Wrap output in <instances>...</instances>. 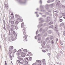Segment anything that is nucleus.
I'll return each instance as SVG.
<instances>
[{"label":"nucleus","instance_id":"nucleus-64","mask_svg":"<svg viewBox=\"0 0 65 65\" xmlns=\"http://www.w3.org/2000/svg\"><path fill=\"white\" fill-rule=\"evenodd\" d=\"M5 64L6 65H7V63H6V61H5Z\"/></svg>","mask_w":65,"mask_h":65},{"label":"nucleus","instance_id":"nucleus-13","mask_svg":"<svg viewBox=\"0 0 65 65\" xmlns=\"http://www.w3.org/2000/svg\"><path fill=\"white\" fill-rule=\"evenodd\" d=\"M54 22L53 21H51L48 24L50 25H52V24H53Z\"/></svg>","mask_w":65,"mask_h":65},{"label":"nucleus","instance_id":"nucleus-36","mask_svg":"<svg viewBox=\"0 0 65 65\" xmlns=\"http://www.w3.org/2000/svg\"><path fill=\"white\" fill-rule=\"evenodd\" d=\"M25 62L26 64H28V62L26 60L25 61Z\"/></svg>","mask_w":65,"mask_h":65},{"label":"nucleus","instance_id":"nucleus-39","mask_svg":"<svg viewBox=\"0 0 65 65\" xmlns=\"http://www.w3.org/2000/svg\"><path fill=\"white\" fill-rule=\"evenodd\" d=\"M59 21L60 22H62L63 21V19H60L59 20Z\"/></svg>","mask_w":65,"mask_h":65},{"label":"nucleus","instance_id":"nucleus-24","mask_svg":"<svg viewBox=\"0 0 65 65\" xmlns=\"http://www.w3.org/2000/svg\"><path fill=\"white\" fill-rule=\"evenodd\" d=\"M23 52H25V53H26V52H27V49H25L23 50Z\"/></svg>","mask_w":65,"mask_h":65},{"label":"nucleus","instance_id":"nucleus-58","mask_svg":"<svg viewBox=\"0 0 65 65\" xmlns=\"http://www.w3.org/2000/svg\"><path fill=\"white\" fill-rule=\"evenodd\" d=\"M51 2H53L55 1V0H51Z\"/></svg>","mask_w":65,"mask_h":65},{"label":"nucleus","instance_id":"nucleus-8","mask_svg":"<svg viewBox=\"0 0 65 65\" xmlns=\"http://www.w3.org/2000/svg\"><path fill=\"white\" fill-rule=\"evenodd\" d=\"M40 8L41 10H43L44 9V8L43 7V6L41 5L40 7Z\"/></svg>","mask_w":65,"mask_h":65},{"label":"nucleus","instance_id":"nucleus-34","mask_svg":"<svg viewBox=\"0 0 65 65\" xmlns=\"http://www.w3.org/2000/svg\"><path fill=\"white\" fill-rule=\"evenodd\" d=\"M15 28L16 30H17L19 28V27H18V26H16L15 27Z\"/></svg>","mask_w":65,"mask_h":65},{"label":"nucleus","instance_id":"nucleus-21","mask_svg":"<svg viewBox=\"0 0 65 65\" xmlns=\"http://www.w3.org/2000/svg\"><path fill=\"white\" fill-rule=\"evenodd\" d=\"M61 7H62L63 8H64V9L65 8V6H64V5H61Z\"/></svg>","mask_w":65,"mask_h":65},{"label":"nucleus","instance_id":"nucleus-51","mask_svg":"<svg viewBox=\"0 0 65 65\" xmlns=\"http://www.w3.org/2000/svg\"><path fill=\"white\" fill-rule=\"evenodd\" d=\"M15 17H16V18H18L19 17V15H15Z\"/></svg>","mask_w":65,"mask_h":65},{"label":"nucleus","instance_id":"nucleus-37","mask_svg":"<svg viewBox=\"0 0 65 65\" xmlns=\"http://www.w3.org/2000/svg\"><path fill=\"white\" fill-rule=\"evenodd\" d=\"M43 45H45V42L44 41L43 42Z\"/></svg>","mask_w":65,"mask_h":65},{"label":"nucleus","instance_id":"nucleus-27","mask_svg":"<svg viewBox=\"0 0 65 65\" xmlns=\"http://www.w3.org/2000/svg\"><path fill=\"white\" fill-rule=\"evenodd\" d=\"M23 21V19H20V20H19V22H22Z\"/></svg>","mask_w":65,"mask_h":65},{"label":"nucleus","instance_id":"nucleus-23","mask_svg":"<svg viewBox=\"0 0 65 65\" xmlns=\"http://www.w3.org/2000/svg\"><path fill=\"white\" fill-rule=\"evenodd\" d=\"M60 1H58L57 2V4H56L57 5L59 6V3H60Z\"/></svg>","mask_w":65,"mask_h":65},{"label":"nucleus","instance_id":"nucleus-20","mask_svg":"<svg viewBox=\"0 0 65 65\" xmlns=\"http://www.w3.org/2000/svg\"><path fill=\"white\" fill-rule=\"evenodd\" d=\"M42 17H43V18H46V15H42Z\"/></svg>","mask_w":65,"mask_h":65},{"label":"nucleus","instance_id":"nucleus-59","mask_svg":"<svg viewBox=\"0 0 65 65\" xmlns=\"http://www.w3.org/2000/svg\"><path fill=\"white\" fill-rule=\"evenodd\" d=\"M3 22L4 24V25H5V20H3Z\"/></svg>","mask_w":65,"mask_h":65},{"label":"nucleus","instance_id":"nucleus-31","mask_svg":"<svg viewBox=\"0 0 65 65\" xmlns=\"http://www.w3.org/2000/svg\"><path fill=\"white\" fill-rule=\"evenodd\" d=\"M32 59V57H29V61H31Z\"/></svg>","mask_w":65,"mask_h":65},{"label":"nucleus","instance_id":"nucleus-47","mask_svg":"<svg viewBox=\"0 0 65 65\" xmlns=\"http://www.w3.org/2000/svg\"><path fill=\"white\" fill-rule=\"evenodd\" d=\"M18 52L19 53H21V52H22V51L21 50V49H20L18 51Z\"/></svg>","mask_w":65,"mask_h":65},{"label":"nucleus","instance_id":"nucleus-56","mask_svg":"<svg viewBox=\"0 0 65 65\" xmlns=\"http://www.w3.org/2000/svg\"><path fill=\"white\" fill-rule=\"evenodd\" d=\"M42 52H43V53H45L46 51H45L44 50H42Z\"/></svg>","mask_w":65,"mask_h":65},{"label":"nucleus","instance_id":"nucleus-63","mask_svg":"<svg viewBox=\"0 0 65 65\" xmlns=\"http://www.w3.org/2000/svg\"><path fill=\"white\" fill-rule=\"evenodd\" d=\"M63 35H64V36H65V31L63 32Z\"/></svg>","mask_w":65,"mask_h":65},{"label":"nucleus","instance_id":"nucleus-2","mask_svg":"<svg viewBox=\"0 0 65 65\" xmlns=\"http://www.w3.org/2000/svg\"><path fill=\"white\" fill-rule=\"evenodd\" d=\"M18 59L20 60V61H22L23 59V58L21 56H18L17 57Z\"/></svg>","mask_w":65,"mask_h":65},{"label":"nucleus","instance_id":"nucleus-10","mask_svg":"<svg viewBox=\"0 0 65 65\" xmlns=\"http://www.w3.org/2000/svg\"><path fill=\"white\" fill-rule=\"evenodd\" d=\"M58 29V27H57V26H55V27L54 30L55 31H57Z\"/></svg>","mask_w":65,"mask_h":65},{"label":"nucleus","instance_id":"nucleus-50","mask_svg":"<svg viewBox=\"0 0 65 65\" xmlns=\"http://www.w3.org/2000/svg\"><path fill=\"white\" fill-rule=\"evenodd\" d=\"M51 43L52 44H54V42L53 41V40H52L51 41Z\"/></svg>","mask_w":65,"mask_h":65},{"label":"nucleus","instance_id":"nucleus-11","mask_svg":"<svg viewBox=\"0 0 65 65\" xmlns=\"http://www.w3.org/2000/svg\"><path fill=\"white\" fill-rule=\"evenodd\" d=\"M54 13H55V12H56V13H58V11L57 10H53Z\"/></svg>","mask_w":65,"mask_h":65},{"label":"nucleus","instance_id":"nucleus-25","mask_svg":"<svg viewBox=\"0 0 65 65\" xmlns=\"http://www.w3.org/2000/svg\"><path fill=\"white\" fill-rule=\"evenodd\" d=\"M47 3H52V2L51 1V0H49L48 1H47Z\"/></svg>","mask_w":65,"mask_h":65},{"label":"nucleus","instance_id":"nucleus-22","mask_svg":"<svg viewBox=\"0 0 65 65\" xmlns=\"http://www.w3.org/2000/svg\"><path fill=\"white\" fill-rule=\"evenodd\" d=\"M20 53H17V56H20Z\"/></svg>","mask_w":65,"mask_h":65},{"label":"nucleus","instance_id":"nucleus-57","mask_svg":"<svg viewBox=\"0 0 65 65\" xmlns=\"http://www.w3.org/2000/svg\"><path fill=\"white\" fill-rule=\"evenodd\" d=\"M20 20V18H18L17 19V21H19Z\"/></svg>","mask_w":65,"mask_h":65},{"label":"nucleus","instance_id":"nucleus-14","mask_svg":"<svg viewBox=\"0 0 65 65\" xmlns=\"http://www.w3.org/2000/svg\"><path fill=\"white\" fill-rule=\"evenodd\" d=\"M53 38H54V37L53 36H51L50 37V40H52V39H53Z\"/></svg>","mask_w":65,"mask_h":65},{"label":"nucleus","instance_id":"nucleus-17","mask_svg":"<svg viewBox=\"0 0 65 65\" xmlns=\"http://www.w3.org/2000/svg\"><path fill=\"white\" fill-rule=\"evenodd\" d=\"M27 36L26 35L24 36V37H23V38H24V40H25L27 39Z\"/></svg>","mask_w":65,"mask_h":65},{"label":"nucleus","instance_id":"nucleus-55","mask_svg":"<svg viewBox=\"0 0 65 65\" xmlns=\"http://www.w3.org/2000/svg\"><path fill=\"white\" fill-rule=\"evenodd\" d=\"M47 11L49 12H50V13L52 12V11L51 10H48Z\"/></svg>","mask_w":65,"mask_h":65},{"label":"nucleus","instance_id":"nucleus-15","mask_svg":"<svg viewBox=\"0 0 65 65\" xmlns=\"http://www.w3.org/2000/svg\"><path fill=\"white\" fill-rule=\"evenodd\" d=\"M40 36V34H38V36H36L35 37V39H37V38H36V37L37 36L39 37V36Z\"/></svg>","mask_w":65,"mask_h":65},{"label":"nucleus","instance_id":"nucleus-29","mask_svg":"<svg viewBox=\"0 0 65 65\" xmlns=\"http://www.w3.org/2000/svg\"><path fill=\"white\" fill-rule=\"evenodd\" d=\"M15 24L16 25L18 24H19V21H16L15 22Z\"/></svg>","mask_w":65,"mask_h":65},{"label":"nucleus","instance_id":"nucleus-48","mask_svg":"<svg viewBox=\"0 0 65 65\" xmlns=\"http://www.w3.org/2000/svg\"><path fill=\"white\" fill-rule=\"evenodd\" d=\"M47 48H49V47L50 48H51V47H50V46L48 45H47Z\"/></svg>","mask_w":65,"mask_h":65},{"label":"nucleus","instance_id":"nucleus-62","mask_svg":"<svg viewBox=\"0 0 65 65\" xmlns=\"http://www.w3.org/2000/svg\"><path fill=\"white\" fill-rule=\"evenodd\" d=\"M14 18V16H13L11 17V18H12V19H13Z\"/></svg>","mask_w":65,"mask_h":65},{"label":"nucleus","instance_id":"nucleus-16","mask_svg":"<svg viewBox=\"0 0 65 65\" xmlns=\"http://www.w3.org/2000/svg\"><path fill=\"white\" fill-rule=\"evenodd\" d=\"M47 32L49 34H51L52 33V31L51 30H49L47 31Z\"/></svg>","mask_w":65,"mask_h":65},{"label":"nucleus","instance_id":"nucleus-43","mask_svg":"<svg viewBox=\"0 0 65 65\" xmlns=\"http://www.w3.org/2000/svg\"><path fill=\"white\" fill-rule=\"evenodd\" d=\"M17 52V50H16V49H14V53H15Z\"/></svg>","mask_w":65,"mask_h":65},{"label":"nucleus","instance_id":"nucleus-53","mask_svg":"<svg viewBox=\"0 0 65 65\" xmlns=\"http://www.w3.org/2000/svg\"><path fill=\"white\" fill-rule=\"evenodd\" d=\"M17 62H18L19 64L20 63V60H18Z\"/></svg>","mask_w":65,"mask_h":65},{"label":"nucleus","instance_id":"nucleus-35","mask_svg":"<svg viewBox=\"0 0 65 65\" xmlns=\"http://www.w3.org/2000/svg\"><path fill=\"white\" fill-rule=\"evenodd\" d=\"M10 30L11 32H12V31H13V29L12 28H11L10 29Z\"/></svg>","mask_w":65,"mask_h":65},{"label":"nucleus","instance_id":"nucleus-5","mask_svg":"<svg viewBox=\"0 0 65 65\" xmlns=\"http://www.w3.org/2000/svg\"><path fill=\"white\" fill-rule=\"evenodd\" d=\"M39 60H37L36 61V62L35 63H33L32 65H38V64L39 63Z\"/></svg>","mask_w":65,"mask_h":65},{"label":"nucleus","instance_id":"nucleus-61","mask_svg":"<svg viewBox=\"0 0 65 65\" xmlns=\"http://www.w3.org/2000/svg\"><path fill=\"white\" fill-rule=\"evenodd\" d=\"M28 54H30V55H31V53L30 52H28Z\"/></svg>","mask_w":65,"mask_h":65},{"label":"nucleus","instance_id":"nucleus-38","mask_svg":"<svg viewBox=\"0 0 65 65\" xmlns=\"http://www.w3.org/2000/svg\"><path fill=\"white\" fill-rule=\"evenodd\" d=\"M38 30H37L36 31V35H37V34H38Z\"/></svg>","mask_w":65,"mask_h":65},{"label":"nucleus","instance_id":"nucleus-46","mask_svg":"<svg viewBox=\"0 0 65 65\" xmlns=\"http://www.w3.org/2000/svg\"><path fill=\"white\" fill-rule=\"evenodd\" d=\"M38 39V40H41V38L40 37H39Z\"/></svg>","mask_w":65,"mask_h":65},{"label":"nucleus","instance_id":"nucleus-52","mask_svg":"<svg viewBox=\"0 0 65 65\" xmlns=\"http://www.w3.org/2000/svg\"><path fill=\"white\" fill-rule=\"evenodd\" d=\"M20 63L21 64H22V65H23V64H24V62H20Z\"/></svg>","mask_w":65,"mask_h":65},{"label":"nucleus","instance_id":"nucleus-41","mask_svg":"<svg viewBox=\"0 0 65 65\" xmlns=\"http://www.w3.org/2000/svg\"><path fill=\"white\" fill-rule=\"evenodd\" d=\"M14 24V21H12L11 22V24L12 25H13Z\"/></svg>","mask_w":65,"mask_h":65},{"label":"nucleus","instance_id":"nucleus-49","mask_svg":"<svg viewBox=\"0 0 65 65\" xmlns=\"http://www.w3.org/2000/svg\"><path fill=\"white\" fill-rule=\"evenodd\" d=\"M10 58L11 60H12V56L11 55H10Z\"/></svg>","mask_w":65,"mask_h":65},{"label":"nucleus","instance_id":"nucleus-28","mask_svg":"<svg viewBox=\"0 0 65 65\" xmlns=\"http://www.w3.org/2000/svg\"><path fill=\"white\" fill-rule=\"evenodd\" d=\"M21 57H23V58H24V57H26V55L23 54L21 55Z\"/></svg>","mask_w":65,"mask_h":65},{"label":"nucleus","instance_id":"nucleus-6","mask_svg":"<svg viewBox=\"0 0 65 65\" xmlns=\"http://www.w3.org/2000/svg\"><path fill=\"white\" fill-rule=\"evenodd\" d=\"M39 21H41V22H40L39 23V24L40 23H42V22H44V20H43V19L42 18H40L39 20Z\"/></svg>","mask_w":65,"mask_h":65},{"label":"nucleus","instance_id":"nucleus-44","mask_svg":"<svg viewBox=\"0 0 65 65\" xmlns=\"http://www.w3.org/2000/svg\"><path fill=\"white\" fill-rule=\"evenodd\" d=\"M40 32H41V31H42V28H41L40 29Z\"/></svg>","mask_w":65,"mask_h":65},{"label":"nucleus","instance_id":"nucleus-54","mask_svg":"<svg viewBox=\"0 0 65 65\" xmlns=\"http://www.w3.org/2000/svg\"><path fill=\"white\" fill-rule=\"evenodd\" d=\"M57 59H59V55H58L56 57Z\"/></svg>","mask_w":65,"mask_h":65},{"label":"nucleus","instance_id":"nucleus-18","mask_svg":"<svg viewBox=\"0 0 65 65\" xmlns=\"http://www.w3.org/2000/svg\"><path fill=\"white\" fill-rule=\"evenodd\" d=\"M50 39V38L49 37H47V38L45 40L46 41V42L47 40H48Z\"/></svg>","mask_w":65,"mask_h":65},{"label":"nucleus","instance_id":"nucleus-42","mask_svg":"<svg viewBox=\"0 0 65 65\" xmlns=\"http://www.w3.org/2000/svg\"><path fill=\"white\" fill-rule=\"evenodd\" d=\"M39 3L41 4H42V0H40L39 2Z\"/></svg>","mask_w":65,"mask_h":65},{"label":"nucleus","instance_id":"nucleus-12","mask_svg":"<svg viewBox=\"0 0 65 65\" xmlns=\"http://www.w3.org/2000/svg\"><path fill=\"white\" fill-rule=\"evenodd\" d=\"M43 26V24H41V25H38V28H40L41 27V26Z\"/></svg>","mask_w":65,"mask_h":65},{"label":"nucleus","instance_id":"nucleus-4","mask_svg":"<svg viewBox=\"0 0 65 65\" xmlns=\"http://www.w3.org/2000/svg\"><path fill=\"white\" fill-rule=\"evenodd\" d=\"M16 0L18 1L19 0ZM18 2L19 3H21V4H25V3H26V2H23L22 0H19V1Z\"/></svg>","mask_w":65,"mask_h":65},{"label":"nucleus","instance_id":"nucleus-26","mask_svg":"<svg viewBox=\"0 0 65 65\" xmlns=\"http://www.w3.org/2000/svg\"><path fill=\"white\" fill-rule=\"evenodd\" d=\"M4 5H5V6L7 8V7H8V5H7V4H5V3H4Z\"/></svg>","mask_w":65,"mask_h":65},{"label":"nucleus","instance_id":"nucleus-33","mask_svg":"<svg viewBox=\"0 0 65 65\" xmlns=\"http://www.w3.org/2000/svg\"><path fill=\"white\" fill-rule=\"evenodd\" d=\"M53 25L50 26H49V28H52L53 27Z\"/></svg>","mask_w":65,"mask_h":65},{"label":"nucleus","instance_id":"nucleus-19","mask_svg":"<svg viewBox=\"0 0 65 65\" xmlns=\"http://www.w3.org/2000/svg\"><path fill=\"white\" fill-rule=\"evenodd\" d=\"M12 53V51H11L9 50V55H10Z\"/></svg>","mask_w":65,"mask_h":65},{"label":"nucleus","instance_id":"nucleus-32","mask_svg":"<svg viewBox=\"0 0 65 65\" xmlns=\"http://www.w3.org/2000/svg\"><path fill=\"white\" fill-rule=\"evenodd\" d=\"M64 23L62 22V23H61L60 24V26H62V27L63 26V25H64Z\"/></svg>","mask_w":65,"mask_h":65},{"label":"nucleus","instance_id":"nucleus-9","mask_svg":"<svg viewBox=\"0 0 65 65\" xmlns=\"http://www.w3.org/2000/svg\"><path fill=\"white\" fill-rule=\"evenodd\" d=\"M13 49V47L12 46H10L9 48L10 51H12V50Z\"/></svg>","mask_w":65,"mask_h":65},{"label":"nucleus","instance_id":"nucleus-7","mask_svg":"<svg viewBox=\"0 0 65 65\" xmlns=\"http://www.w3.org/2000/svg\"><path fill=\"white\" fill-rule=\"evenodd\" d=\"M45 8L46 9H49V6L48 5H47L45 6Z\"/></svg>","mask_w":65,"mask_h":65},{"label":"nucleus","instance_id":"nucleus-40","mask_svg":"<svg viewBox=\"0 0 65 65\" xmlns=\"http://www.w3.org/2000/svg\"><path fill=\"white\" fill-rule=\"evenodd\" d=\"M12 33L14 34V35H15V31H13V32Z\"/></svg>","mask_w":65,"mask_h":65},{"label":"nucleus","instance_id":"nucleus-1","mask_svg":"<svg viewBox=\"0 0 65 65\" xmlns=\"http://www.w3.org/2000/svg\"><path fill=\"white\" fill-rule=\"evenodd\" d=\"M21 27L22 28H23V30H24L23 32V35H26V28H25V26H24V22H23L22 23H21Z\"/></svg>","mask_w":65,"mask_h":65},{"label":"nucleus","instance_id":"nucleus-45","mask_svg":"<svg viewBox=\"0 0 65 65\" xmlns=\"http://www.w3.org/2000/svg\"><path fill=\"white\" fill-rule=\"evenodd\" d=\"M45 14H46V15H48V14H49V13L48 12H46L45 13Z\"/></svg>","mask_w":65,"mask_h":65},{"label":"nucleus","instance_id":"nucleus-3","mask_svg":"<svg viewBox=\"0 0 65 65\" xmlns=\"http://www.w3.org/2000/svg\"><path fill=\"white\" fill-rule=\"evenodd\" d=\"M47 20L46 22L47 23H48L50 21V19H51V17H47Z\"/></svg>","mask_w":65,"mask_h":65},{"label":"nucleus","instance_id":"nucleus-60","mask_svg":"<svg viewBox=\"0 0 65 65\" xmlns=\"http://www.w3.org/2000/svg\"><path fill=\"white\" fill-rule=\"evenodd\" d=\"M57 34L59 36H60V33H59L58 32Z\"/></svg>","mask_w":65,"mask_h":65},{"label":"nucleus","instance_id":"nucleus-30","mask_svg":"<svg viewBox=\"0 0 65 65\" xmlns=\"http://www.w3.org/2000/svg\"><path fill=\"white\" fill-rule=\"evenodd\" d=\"M11 27L12 28H14V25H11Z\"/></svg>","mask_w":65,"mask_h":65}]
</instances>
